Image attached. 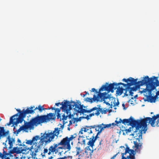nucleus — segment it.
Here are the masks:
<instances>
[{"instance_id": "obj_1", "label": "nucleus", "mask_w": 159, "mask_h": 159, "mask_svg": "<svg viewBox=\"0 0 159 159\" xmlns=\"http://www.w3.org/2000/svg\"><path fill=\"white\" fill-rule=\"evenodd\" d=\"M150 124L152 127L155 126H159V114L154 115L152 118L147 117L141 120H135L133 118L129 124L133 127H135L136 130L134 131L135 138L136 140L142 139L143 131L145 133L147 129V124Z\"/></svg>"}, {"instance_id": "obj_2", "label": "nucleus", "mask_w": 159, "mask_h": 159, "mask_svg": "<svg viewBox=\"0 0 159 159\" xmlns=\"http://www.w3.org/2000/svg\"><path fill=\"white\" fill-rule=\"evenodd\" d=\"M158 77L153 76L149 78L148 76H146L144 77L143 80L137 81L138 79H136L135 83L134 85L135 86L133 87H129V89L131 91H135L140 88V86L145 84L146 88L140 91L141 93H146L147 91L150 94L152 90L156 88V87L159 86V81L158 80Z\"/></svg>"}, {"instance_id": "obj_3", "label": "nucleus", "mask_w": 159, "mask_h": 159, "mask_svg": "<svg viewBox=\"0 0 159 159\" xmlns=\"http://www.w3.org/2000/svg\"><path fill=\"white\" fill-rule=\"evenodd\" d=\"M54 116L53 113H52L48 114L47 115L42 116L38 115L32 118L30 121L27 123L30 127V129H31L34 128V126H37L39 125L47 123L51 120L54 119L55 118V117H53Z\"/></svg>"}, {"instance_id": "obj_4", "label": "nucleus", "mask_w": 159, "mask_h": 159, "mask_svg": "<svg viewBox=\"0 0 159 159\" xmlns=\"http://www.w3.org/2000/svg\"><path fill=\"white\" fill-rule=\"evenodd\" d=\"M59 132L60 130L56 128L52 132H51L48 133H45L41 136V137H40L39 135H36L33 137L32 140L33 142L35 143L38 140L40 139V145H46L52 141L55 136L57 137L59 134Z\"/></svg>"}, {"instance_id": "obj_5", "label": "nucleus", "mask_w": 159, "mask_h": 159, "mask_svg": "<svg viewBox=\"0 0 159 159\" xmlns=\"http://www.w3.org/2000/svg\"><path fill=\"white\" fill-rule=\"evenodd\" d=\"M135 83V82H128L126 84L121 82L118 83H113L108 85V83H106L105 85L102 86L100 91L106 90L108 92H111L112 93H113L114 90L116 89L118 86L122 85L125 87H126L125 89H124L125 91V92L124 93V96H127L128 95V94L127 93V92L128 90H129V87L134 85Z\"/></svg>"}, {"instance_id": "obj_6", "label": "nucleus", "mask_w": 159, "mask_h": 159, "mask_svg": "<svg viewBox=\"0 0 159 159\" xmlns=\"http://www.w3.org/2000/svg\"><path fill=\"white\" fill-rule=\"evenodd\" d=\"M64 103L62 102L61 103L60 102L55 103V105L57 106H59V105H62L60 107V109L62 110L63 112H64L65 113H66V115L65 114H63L62 116V120H63V122L64 120H66L67 117L70 119L71 118L73 115H72L70 111L72 109V104H70V102L69 101L67 100H64ZM65 123H63L64 125Z\"/></svg>"}, {"instance_id": "obj_7", "label": "nucleus", "mask_w": 159, "mask_h": 159, "mask_svg": "<svg viewBox=\"0 0 159 159\" xmlns=\"http://www.w3.org/2000/svg\"><path fill=\"white\" fill-rule=\"evenodd\" d=\"M40 145L38 146L35 148H32V146L31 147V148L27 147H24L23 148L21 147L20 148H18L17 147H14L13 149L9 151V153L10 154H13L16 153L17 154L20 153H21L24 154L25 153L23 152L24 151L26 152L27 150H29L31 151L32 153L31 154L32 156L34 155V156L36 155V153L40 150Z\"/></svg>"}, {"instance_id": "obj_8", "label": "nucleus", "mask_w": 159, "mask_h": 159, "mask_svg": "<svg viewBox=\"0 0 159 159\" xmlns=\"http://www.w3.org/2000/svg\"><path fill=\"white\" fill-rule=\"evenodd\" d=\"M101 88L99 89V90ZM101 91L99 90V93L98 94L97 96H96L95 94H94L93 98H87L85 101L90 103H92L96 101L98 102L99 101L100 99H101V101H104L105 99L111 98L109 95L107 94V93L106 92L101 93L100 92Z\"/></svg>"}, {"instance_id": "obj_9", "label": "nucleus", "mask_w": 159, "mask_h": 159, "mask_svg": "<svg viewBox=\"0 0 159 159\" xmlns=\"http://www.w3.org/2000/svg\"><path fill=\"white\" fill-rule=\"evenodd\" d=\"M71 103H73L72 104V108L74 106L75 107L74 109L75 111L78 113H90L92 111V109L87 110L83 108L82 106L80 104L76 103L74 102H72Z\"/></svg>"}, {"instance_id": "obj_10", "label": "nucleus", "mask_w": 159, "mask_h": 159, "mask_svg": "<svg viewBox=\"0 0 159 159\" xmlns=\"http://www.w3.org/2000/svg\"><path fill=\"white\" fill-rule=\"evenodd\" d=\"M134 145L133 146V150L135 152L140 153L142 149L143 143L141 141V140H136L134 141Z\"/></svg>"}, {"instance_id": "obj_11", "label": "nucleus", "mask_w": 159, "mask_h": 159, "mask_svg": "<svg viewBox=\"0 0 159 159\" xmlns=\"http://www.w3.org/2000/svg\"><path fill=\"white\" fill-rule=\"evenodd\" d=\"M28 111H26L25 113H21L19 114V116L18 118H15L14 122L13 123V125H17L19 123H21L24 120V119L26 117L27 113H29Z\"/></svg>"}, {"instance_id": "obj_12", "label": "nucleus", "mask_w": 159, "mask_h": 159, "mask_svg": "<svg viewBox=\"0 0 159 159\" xmlns=\"http://www.w3.org/2000/svg\"><path fill=\"white\" fill-rule=\"evenodd\" d=\"M60 144L62 145L65 149H67L70 150V142L68 139V137L63 138L60 142Z\"/></svg>"}, {"instance_id": "obj_13", "label": "nucleus", "mask_w": 159, "mask_h": 159, "mask_svg": "<svg viewBox=\"0 0 159 159\" xmlns=\"http://www.w3.org/2000/svg\"><path fill=\"white\" fill-rule=\"evenodd\" d=\"M96 126H85L84 127L81 128L79 131V134H83V132H88L89 134H92L93 132L91 130L92 128H94Z\"/></svg>"}, {"instance_id": "obj_14", "label": "nucleus", "mask_w": 159, "mask_h": 159, "mask_svg": "<svg viewBox=\"0 0 159 159\" xmlns=\"http://www.w3.org/2000/svg\"><path fill=\"white\" fill-rule=\"evenodd\" d=\"M133 118L132 116H130L128 119H125L122 120L121 119H120L119 121H117L116 120H115V122L116 123L115 124H116V125L119 123H122L124 125H125L126 124H127L128 125V124H130Z\"/></svg>"}, {"instance_id": "obj_15", "label": "nucleus", "mask_w": 159, "mask_h": 159, "mask_svg": "<svg viewBox=\"0 0 159 159\" xmlns=\"http://www.w3.org/2000/svg\"><path fill=\"white\" fill-rule=\"evenodd\" d=\"M30 129V127L27 123V122H25V124L24 125L22 126L20 128L16 130L15 132H14L15 134H19V133L22 130H26V129Z\"/></svg>"}, {"instance_id": "obj_16", "label": "nucleus", "mask_w": 159, "mask_h": 159, "mask_svg": "<svg viewBox=\"0 0 159 159\" xmlns=\"http://www.w3.org/2000/svg\"><path fill=\"white\" fill-rule=\"evenodd\" d=\"M29 110H31L33 111V112L31 114H33L34 113V111L38 109L40 112H41L43 110H45L46 109V108H43V106H41L40 105H39L38 107H36L35 108L34 106H31L29 108Z\"/></svg>"}, {"instance_id": "obj_17", "label": "nucleus", "mask_w": 159, "mask_h": 159, "mask_svg": "<svg viewBox=\"0 0 159 159\" xmlns=\"http://www.w3.org/2000/svg\"><path fill=\"white\" fill-rule=\"evenodd\" d=\"M148 92L149 95L146 96L147 101L151 103L155 102L156 99L157 98V96H153L151 95V93L150 94Z\"/></svg>"}, {"instance_id": "obj_18", "label": "nucleus", "mask_w": 159, "mask_h": 159, "mask_svg": "<svg viewBox=\"0 0 159 159\" xmlns=\"http://www.w3.org/2000/svg\"><path fill=\"white\" fill-rule=\"evenodd\" d=\"M7 140L8 141V144L9 145V149H10L13 146V144L15 142V138L13 137H11L10 135H9L7 138V139L6 141V142H7Z\"/></svg>"}, {"instance_id": "obj_19", "label": "nucleus", "mask_w": 159, "mask_h": 159, "mask_svg": "<svg viewBox=\"0 0 159 159\" xmlns=\"http://www.w3.org/2000/svg\"><path fill=\"white\" fill-rule=\"evenodd\" d=\"M86 139L89 140V142L87 143V144L89 147H91L92 148H93V147L94 146V143L95 141L94 140L92 137L89 138V136H86Z\"/></svg>"}, {"instance_id": "obj_20", "label": "nucleus", "mask_w": 159, "mask_h": 159, "mask_svg": "<svg viewBox=\"0 0 159 159\" xmlns=\"http://www.w3.org/2000/svg\"><path fill=\"white\" fill-rule=\"evenodd\" d=\"M9 131L7 130L6 131L4 127H0V139L1 137L6 136L9 133Z\"/></svg>"}, {"instance_id": "obj_21", "label": "nucleus", "mask_w": 159, "mask_h": 159, "mask_svg": "<svg viewBox=\"0 0 159 159\" xmlns=\"http://www.w3.org/2000/svg\"><path fill=\"white\" fill-rule=\"evenodd\" d=\"M79 138L78 139L79 143H80L82 144H85V140H86L85 138H86V136H87L86 135H83V134H80Z\"/></svg>"}, {"instance_id": "obj_22", "label": "nucleus", "mask_w": 159, "mask_h": 159, "mask_svg": "<svg viewBox=\"0 0 159 159\" xmlns=\"http://www.w3.org/2000/svg\"><path fill=\"white\" fill-rule=\"evenodd\" d=\"M93 152V148L91 149L89 146L86 147L85 148V153L86 155H88V157H89V156L91 157L92 155V153Z\"/></svg>"}, {"instance_id": "obj_23", "label": "nucleus", "mask_w": 159, "mask_h": 159, "mask_svg": "<svg viewBox=\"0 0 159 159\" xmlns=\"http://www.w3.org/2000/svg\"><path fill=\"white\" fill-rule=\"evenodd\" d=\"M16 110L17 111H18L19 113V114H20L21 113H25V112L27 111H29V113H27V114H31L32 112L33 111L31 110H29V108H27L26 110H25V109H23L22 111H21L20 109H16Z\"/></svg>"}, {"instance_id": "obj_24", "label": "nucleus", "mask_w": 159, "mask_h": 159, "mask_svg": "<svg viewBox=\"0 0 159 159\" xmlns=\"http://www.w3.org/2000/svg\"><path fill=\"white\" fill-rule=\"evenodd\" d=\"M117 90H116V94L118 95H120L123 93L124 90H125L124 89L120 88V86H118Z\"/></svg>"}, {"instance_id": "obj_25", "label": "nucleus", "mask_w": 159, "mask_h": 159, "mask_svg": "<svg viewBox=\"0 0 159 159\" xmlns=\"http://www.w3.org/2000/svg\"><path fill=\"white\" fill-rule=\"evenodd\" d=\"M137 79H134L132 77H130L127 79L125 78L123 79L122 80V81L125 82H135L136 80Z\"/></svg>"}, {"instance_id": "obj_26", "label": "nucleus", "mask_w": 159, "mask_h": 159, "mask_svg": "<svg viewBox=\"0 0 159 159\" xmlns=\"http://www.w3.org/2000/svg\"><path fill=\"white\" fill-rule=\"evenodd\" d=\"M111 126V124H104L103 123L99 125V126L100 128H101V130L102 131L104 129L108 128Z\"/></svg>"}, {"instance_id": "obj_27", "label": "nucleus", "mask_w": 159, "mask_h": 159, "mask_svg": "<svg viewBox=\"0 0 159 159\" xmlns=\"http://www.w3.org/2000/svg\"><path fill=\"white\" fill-rule=\"evenodd\" d=\"M129 156H127L128 159H135L136 153L134 150H131V152L129 153Z\"/></svg>"}, {"instance_id": "obj_28", "label": "nucleus", "mask_w": 159, "mask_h": 159, "mask_svg": "<svg viewBox=\"0 0 159 159\" xmlns=\"http://www.w3.org/2000/svg\"><path fill=\"white\" fill-rule=\"evenodd\" d=\"M7 148V147H4L3 149V152L2 154H3V159H5V158H7V157H7V156L9 155L10 153H9V152L8 153L7 152H6L5 151L4 149Z\"/></svg>"}, {"instance_id": "obj_29", "label": "nucleus", "mask_w": 159, "mask_h": 159, "mask_svg": "<svg viewBox=\"0 0 159 159\" xmlns=\"http://www.w3.org/2000/svg\"><path fill=\"white\" fill-rule=\"evenodd\" d=\"M49 152L48 153V155H50L52 152L54 153L56 151V149L54 148L52 145L50 147L48 148Z\"/></svg>"}, {"instance_id": "obj_30", "label": "nucleus", "mask_w": 159, "mask_h": 159, "mask_svg": "<svg viewBox=\"0 0 159 159\" xmlns=\"http://www.w3.org/2000/svg\"><path fill=\"white\" fill-rule=\"evenodd\" d=\"M110 97L111 98H110L109 99L110 100L111 99L112 100H114V101H113V103L114 104V106H118L119 104V102L118 101V100H117V102H116V100L115 98H114L112 97H111V96L109 95Z\"/></svg>"}, {"instance_id": "obj_31", "label": "nucleus", "mask_w": 159, "mask_h": 159, "mask_svg": "<svg viewBox=\"0 0 159 159\" xmlns=\"http://www.w3.org/2000/svg\"><path fill=\"white\" fill-rule=\"evenodd\" d=\"M104 111V110H103L102 108L100 110H99L97 111L95 113V115L97 116H99L100 114V112L102 114L103 113V111ZM105 113H106V111H105Z\"/></svg>"}, {"instance_id": "obj_32", "label": "nucleus", "mask_w": 159, "mask_h": 159, "mask_svg": "<svg viewBox=\"0 0 159 159\" xmlns=\"http://www.w3.org/2000/svg\"><path fill=\"white\" fill-rule=\"evenodd\" d=\"M102 131L100 129V130L98 131V132L97 133V134L96 136L94 137V135H93L92 137L93 139L94 140L96 141L97 138H98V135L100 134Z\"/></svg>"}, {"instance_id": "obj_33", "label": "nucleus", "mask_w": 159, "mask_h": 159, "mask_svg": "<svg viewBox=\"0 0 159 159\" xmlns=\"http://www.w3.org/2000/svg\"><path fill=\"white\" fill-rule=\"evenodd\" d=\"M77 134L76 133H75L74 134L71 135L70 138H69L68 137V139L69 140V141L70 142V141L72 140L73 139L75 138Z\"/></svg>"}, {"instance_id": "obj_34", "label": "nucleus", "mask_w": 159, "mask_h": 159, "mask_svg": "<svg viewBox=\"0 0 159 159\" xmlns=\"http://www.w3.org/2000/svg\"><path fill=\"white\" fill-rule=\"evenodd\" d=\"M15 118H12V117H11L10 118V121L9 123L7 124L9 126L11 124L13 125V123L14 122Z\"/></svg>"}, {"instance_id": "obj_35", "label": "nucleus", "mask_w": 159, "mask_h": 159, "mask_svg": "<svg viewBox=\"0 0 159 159\" xmlns=\"http://www.w3.org/2000/svg\"><path fill=\"white\" fill-rule=\"evenodd\" d=\"M17 143H18V145L19 146H23V148L24 147H26V146L24 144H23V145L21 143V141L20 140V139H17Z\"/></svg>"}, {"instance_id": "obj_36", "label": "nucleus", "mask_w": 159, "mask_h": 159, "mask_svg": "<svg viewBox=\"0 0 159 159\" xmlns=\"http://www.w3.org/2000/svg\"><path fill=\"white\" fill-rule=\"evenodd\" d=\"M99 125H93V126H96V127H95V130H96V131H98H98H100V129H101V128H100V127L99 126Z\"/></svg>"}, {"instance_id": "obj_37", "label": "nucleus", "mask_w": 159, "mask_h": 159, "mask_svg": "<svg viewBox=\"0 0 159 159\" xmlns=\"http://www.w3.org/2000/svg\"><path fill=\"white\" fill-rule=\"evenodd\" d=\"M26 143L27 144L31 145L33 143H34V142H33L32 139H31L27 140L26 142Z\"/></svg>"}, {"instance_id": "obj_38", "label": "nucleus", "mask_w": 159, "mask_h": 159, "mask_svg": "<svg viewBox=\"0 0 159 159\" xmlns=\"http://www.w3.org/2000/svg\"><path fill=\"white\" fill-rule=\"evenodd\" d=\"M133 127H130L129 129H125V131L126 134H127L128 133L130 132L131 131V129H133Z\"/></svg>"}, {"instance_id": "obj_39", "label": "nucleus", "mask_w": 159, "mask_h": 159, "mask_svg": "<svg viewBox=\"0 0 159 159\" xmlns=\"http://www.w3.org/2000/svg\"><path fill=\"white\" fill-rule=\"evenodd\" d=\"M99 107H100V106H99ZM101 109L102 108H101L100 107H95L92 108V111L94 110H96V111L98 110L99 111V110H100V109Z\"/></svg>"}, {"instance_id": "obj_40", "label": "nucleus", "mask_w": 159, "mask_h": 159, "mask_svg": "<svg viewBox=\"0 0 159 159\" xmlns=\"http://www.w3.org/2000/svg\"><path fill=\"white\" fill-rule=\"evenodd\" d=\"M131 150H134L130 149L129 148L127 147L125 149V151L127 152V153H129L130 152H131Z\"/></svg>"}, {"instance_id": "obj_41", "label": "nucleus", "mask_w": 159, "mask_h": 159, "mask_svg": "<svg viewBox=\"0 0 159 159\" xmlns=\"http://www.w3.org/2000/svg\"><path fill=\"white\" fill-rule=\"evenodd\" d=\"M76 152H77V153H76V155H78L79 154V153L80 152V147H76Z\"/></svg>"}, {"instance_id": "obj_42", "label": "nucleus", "mask_w": 159, "mask_h": 159, "mask_svg": "<svg viewBox=\"0 0 159 159\" xmlns=\"http://www.w3.org/2000/svg\"><path fill=\"white\" fill-rule=\"evenodd\" d=\"M59 145H61L60 144V143H58L57 144H54L53 147L55 148L56 149L57 147H58Z\"/></svg>"}, {"instance_id": "obj_43", "label": "nucleus", "mask_w": 159, "mask_h": 159, "mask_svg": "<svg viewBox=\"0 0 159 159\" xmlns=\"http://www.w3.org/2000/svg\"><path fill=\"white\" fill-rule=\"evenodd\" d=\"M60 108H56L55 110V113H56V112H57V114H59L60 113L61 111Z\"/></svg>"}, {"instance_id": "obj_44", "label": "nucleus", "mask_w": 159, "mask_h": 159, "mask_svg": "<svg viewBox=\"0 0 159 159\" xmlns=\"http://www.w3.org/2000/svg\"><path fill=\"white\" fill-rule=\"evenodd\" d=\"M91 90H91L92 92H95L96 93H97L98 94L99 93V92H98L95 88H92L91 89Z\"/></svg>"}, {"instance_id": "obj_45", "label": "nucleus", "mask_w": 159, "mask_h": 159, "mask_svg": "<svg viewBox=\"0 0 159 159\" xmlns=\"http://www.w3.org/2000/svg\"><path fill=\"white\" fill-rule=\"evenodd\" d=\"M3 154L2 153L0 152V158H1L2 159H3ZM5 159H10V158L7 157V158H5Z\"/></svg>"}, {"instance_id": "obj_46", "label": "nucleus", "mask_w": 159, "mask_h": 159, "mask_svg": "<svg viewBox=\"0 0 159 159\" xmlns=\"http://www.w3.org/2000/svg\"><path fill=\"white\" fill-rule=\"evenodd\" d=\"M119 153V152H118L116 154L114 155L113 157H112L111 158V159H115V158L117 156V155Z\"/></svg>"}, {"instance_id": "obj_47", "label": "nucleus", "mask_w": 159, "mask_h": 159, "mask_svg": "<svg viewBox=\"0 0 159 159\" xmlns=\"http://www.w3.org/2000/svg\"><path fill=\"white\" fill-rule=\"evenodd\" d=\"M128 91H129V95L132 96H133V94L134 93L132 92V91H131V90L129 89V90H128Z\"/></svg>"}, {"instance_id": "obj_48", "label": "nucleus", "mask_w": 159, "mask_h": 159, "mask_svg": "<svg viewBox=\"0 0 159 159\" xmlns=\"http://www.w3.org/2000/svg\"><path fill=\"white\" fill-rule=\"evenodd\" d=\"M57 119L60 118L61 120H62V119L61 118V114H60V113H59V114H57Z\"/></svg>"}, {"instance_id": "obj_49", "label": "nucleus", "mask_w": 159, "mask_h": 159, "mask_svg": "<svg viewBox=\"0 0 159 159\" xmlns=\"http://www.w3.org/2000/svg\"><path fill=\"white\" fill-rule=\"evenodd\" d=\"M48 150L47 149L45 148L43 151V153L44 154H45L46 153H47L48 152Z\"/></svg>"}, {"instance_id": "obj_50", "label": "nucleus", "mask_w": 159, "mask_h": 159, "mask_svg": "<svg viewBox=\"0 0 159 159\" xmlns=\"http://www.w3.org/2000/svg\"><path fill=\"white\" fill-rule=\"evenodd\" d=\"M95 115V113H94L90 114L89 115V116L90 117H91L92 116H94Z\"/></svg>"}, {"instance_id": "obj_51", "label": "nucleus", "mask_w": 159, "mask_h": 159, "mask_svg": "<svg viewBox=\"0 0 159 159\" xmlns=\"http://www.w3.org/2000/svg\"><path fill=\"white\" fill-rule=\"evenodd\" d=\"M85 93H86L85 94H83V97H84L87 94H88V95H89V93L86 92V91H85Z\"/></svg>"}, {"instance_id": "obj_52", "label": "nucleus", "mask_w": 159, "mask_h": 159, "mask_svg": "<svg viewBox=\"0 0 159 159\" xmlns=\"http://www.w3.org/2000/svg\"><path fill=\"white\" fill-rule=\"evenodd\" d=\"M18 116V113H17V114H16L15 115H14L13 116L11 117H12V118H14L15 116Z\"/></svg>"}, {"instance_id": "obj_53", "label": "nucleus", "mask_w": 159, "mask_h": 159, "mask_svg": "<svg viewBox=\"0 0 159 159\" xmlns=\"http://www.w3.org/2000/svg\"><path fill=\"white\" fill-rule=\"evenodd\" d=\"M127 153V152L125 151V152L121 154L122 156H124V155H125Z\"/></svg>"}, {"instance_id": "obj_54", "label": "nucleus", "mask_w": 159, "mask_h": 159, "mask_svg": "<svg viewBox=\"0 0 159 159\" xmlns=\"http://www.w3.org/2000/svg\"><path fill=\"white\" fill-rule=\"evenodd\" d=\"M159 95V91H158L156 93V95L155 96H157V98H158V96Z\"/></svg>"}, {"instance_id": "obj_55", "label": "nucleus", "mask_w": 159, "mask_h": 159, "mask_svg": "<svg viewBox=\"0 0 159 159\" xmlns=\"http://www.w3.org/2000/svg\"><path fill=\"white\" fill-rule=\"evenodd\" d=\"M128 159L127 157H126L124 156H122L121 159Z\"/></svg>"}, {"instance_id": "obj_56", "label": "nucleus", "mask_w": 159, "mask_h": 159, "mask_svg": "<svg viewBox=\"0 0 159 159\" xmlns=\"http://www.w3.org/2000/svg\"><path fill=\"white\" fill-rule=\"evenodd\" d=\"M89 117L90 116L89 115H87V116L85 118L86 119L88 120L90 119Z\"/></svg>"}, {"instance_id": "obj_57", "label": "nucleus", "mask_w": 159, "mask_h": 159, "mask_svg": "<svg viewBox=\"0 0 159 159\" xmlns=\"http://www.w3.org/2000/svg\"><path fill=\"white\" fill-rule=\"evenodd\" d=\"M132 136H134V137L135 138V132L134 131L133 134H131Z\"/></svg>"}, {"instance_id": "obj_58", "label": "nucleus", "mask_w": 159, "mask_h": 159, "mask_svg": "<svg viewBox=\"0 0 159 159\" xmlns=\"http://www.w3.org/2000/svg\"><path fill=\"white\" fill-rule=\"evenodd\" d=\"M111 124V125H112L113 126H115V125H116V124H115V123H112Z\"/></svg>"}, {"instance_id": "obj_59", "label": "nucleus", "mask_w": 159, "mask_h": 159, "mask_svg": "<svg viewBox=\"0 0 159 159\" xmlns=\"http://www.w3.org/2000/svg\"><path fill=\"white\" fill-rule=\"evenodd\" d=\"M56 108H54V107H51V109L52 110H56Z\"/></svg>"}, {"instance_id": "obj_60", "label": "nucleus", "mask_w": 159, "mask_h": 159, "mask_svg": "<svg viewBox=\"0 0 159 159\" xmlns=\"http://www.w3.org/2000/svg\"><path fill=\"white\" fill-rule=\"evenodd\" d=\"M72 124V122L71 120H70L69 125H71Z\"/></svg>"}, {"instance_id": "obj_61", "label": "nucleus", "mask_w": 159, "mask_h": 159, "mask_svg": "<svg viewBox=\"0 0 159 159\" xmlns=\"http://www.w3.org/2000/svg\"><path fill=\"white\" fill-rule=\"evenodd\" d=\"M53 157L51 156L48 158V159H53Z\"/></svg>"}, {"instance_id": "obj_62", "label": "nucleus", "mask_w": 159, "mask_h": 159, "mask_svg": "<svg viewBox=\"0 0 159 159\" xmlns=\"http://www.w3.org/2000/svg\"><path fill=\"white\" fill-rule=\"evenodd\" d=\"M80 157H82V156H81L80 155H79L78 158H76V159H80Z\"/></svg>"}, {"instance_id": "obj_63", "label": "nucleus", "mask_w": 159, "mask_h": 159, "mask_svg": "<svg viewBox=\"0 0 159 159\" xmlns=\"http://www.w3.org/2000/svg\"><path fill=\"white\" fill-rule=\"evenodd\" d=\"M106 104L107 105H110V103H109L108 102H106Z\"/></svg>"}, {"instance_id": "obj_64", "label": "nucleus", "mask_w": 159, "mask_h": 159, "mask_svg": "<svg viewBox=\"0 0 159 159\" xmlns=\"http://www.w3.org/2000/svg\"><path fill=\"white\" fill-rule=\"evenodd\" d=\"M138 97V95H136L134 96V98H136Z\"/></svg>"}]
</instances>
